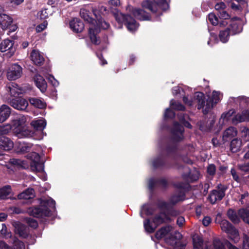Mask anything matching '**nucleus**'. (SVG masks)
Wrapping results in <instances>:
<instances>
[{
	"instance_id": "nucleus-22",
	"label": "nucleus",
	"mask_w": 249,
	"mask_h": 249,
	"mask_svg": "<svg viewBox=\"0 0 249 249\" xmlns=\"http://www.w3.org/2000/svg\"><path fill=\"white\" fill-rule=\"evenodd\" d=\"M167 181L164 178L160 179L151 178L148 181V188L151 191L153 190L154 187L165 188L167 186Z\"/></svg>"
},
{
	"instance_id": "nucleus-57",
	"label": "nucleus",
	"mask_w": 249,
	"mask_h": 249,
	"mask_svg": "<svg viewBox=\"0 0 249 249\" xmlns=\"http://www.w3.org/2000/svg\"><path fill=\"white\" fill-rule=\"evenodd\" d=\"M239 169L243 172H249V161L238 165Z\"/></svg>"
},
{
	"instance_id": "nucleus-45",
	"label": "nucleus",
	"mask_w": 249,
	"mask_h": 249,
	"mask_svg": "<svg viewBox=\"0 0 249 249\" xmlns=\"http://www.w3.org/2000/svg\"><path fill=\"white\" fill-rule=\"evenodd\" d=\"M234 113V110L233 109L230 110L228 112L224 113L222 114L220 119V122L222 121V123L225 122L231 121V118L233 117L232 115Z\"/></svg>"
},
{
	"instance_id": "nucleus-37",
	"label": "nucleus",
	"mask_w": 249,
	"mask_h": 249,
	"mask_svg": "<svg viewBox=\"0 0 249 249\" xmlns=\"http://www.w3.org/2000/svg\"><path fill=\"white\" fill-rule=\"evenodd\" d=\"M94 24L95 25V27L99 29V32L100 31L101 28L105 30L108 29L109 27V23L105 21L102 18L94 19Z\"/></svg>"
},
{
	"instance_id": "nucleus-33",
	"label": "nucleus",
	"mask_w": 249,
	"mask_h": 249,
	"mask_svg": "<svg viewBox=\"0 0 249 249\" xmlns=\"http://www.w3.org/2000/svg\"><path fill=\"white\" fill-rule=\"evenodd\" d=\"M242 145L241 140L238 138H235L231 142L230 150L232 153H236L240 150Z\"/></svg>"
},
{
	"instance_id": "nucleus-27",
	"label": "nucleus",
	"mask_w": 249,
	"mask_h": 249,
	"mask_svg": "<svg viewBox=\"0 0 249 249\" xmlns=\"http://www.w3.org/2000/svg\"><path fill=\"white\" fill-rule=\"evenodd\" d=\"M30 57L33 63L36 65H41L44 61V58L40 53L34 50L31 53Z\"/></svg>"
},
{
	"instance_id": "nucleus-16",
	"label": "nucleus",
	"mask_w": 249,
	"mask_h": 249,
	"mask_svg": "<svg viewBox=\"0 0 249 249\" xmlns=\"http://www.w3.org/2000/svg\"><path fill=\"white\" fill-rule=\"evenodd\" d=\"M86 7L88 9H91L96 19L102 18L101 16L106 15L107 13V7L103 5H96L94 4H89Z\"/></svg>"
},
{
	"instance_id": "nucleus-31",
	"label": "nucleus",
	"mask_w": 249,
	"mask_h": 249,
	"mask_svg": "<svg viewBox=\"0 0 249 249\" xmlns=\"http://www.w3.org/2000/svg\"><path fill=\"white\" fill-rule=\"evenodd\" d=\"M237 131L236 128L231 126L227 128L224 132L223 135V140L224 141H228L233 137L237 135Z\"/></svg>"
},
{
	"instance_id": "nucleus-64",
	"label": "nucleus",
	"mask_w": 249,
	"mask_h": 249,
	"mask_svg": "<svg viewBox=\"0 0 249 249\" xmlns=\"http://www.w3.org/2000/svg\"><path fill=\"white\" fill-rule=\"evenodd\" d=\"M26 122V119L24 117H22L21 118L17 119L15 121V124L17 125L18 126H22L24 125Z\"/></svg>"
},
{
	"instance_id": "nucleus-53",
	"label": "nucleus",
	"mask_w": 249,
	"mask_h": 249,
	"mask_svg": "<svg viewBox=\"0 0 249 249\" xmlns=\"http://www.w3.org/2000/svg\"><path fill=\"white\" fill-rule=\"evenodd\" d=\"M213 249H226L223 243L220 240L215 239L213 241Z\"/></svg>"
},
{
	"instance_id": "nucleus-59",
	"label": "nucleus",
	"mask_w": 249,
	"mask_h": 249,
	"mask_svg": "<svg viewBox=\"0 0 249 249\" xmlns=\"http://www.w3.org/2000/svg\"><path fill=\"white\" fill-rule=\"evenodd\" d=\"M216 171L215 166L213 164L209 165L207 167V173L211 176H213L215 174Z\"/></svg>"
},
{
	"instance_id": "nucleus-25",
	"label": "nucleus",
	"mask_w": 249,
	"mask_h": 249,
	"mask_svg": "<svg viewBox=\"0 0 249 249\" xmlns=\"http://www.w3.org/2000/svg\"><path fill=\"white\" fill-rule=\"evenodd\" d=\"M170 221V218L165 212H161L157 214L153 219V223H155L158 226L163 223L169 222Z\"/></svg>"
},
{
	"instance_id": "nucleus-26",
	"label": "nucleus",
	"mask_w": 249,
	"mask_h": 249,
	"mask_svg": "<svg viewBox=\"0 0 249 249\" xmlns=\"http://www.w3.org/2000/svg\"><path fill=\"white\" fill-rule=\"evenodd\" d=\"M14 146V143L8 137H0V148L5 151L11 150Z\"/></svg>"
},
{
	"instance_id": "nucleus-21",
	"label": "nucleus",
	"mask_w": 249,
	"mask_h": 249,
	"mask_svg": "<svg viewBox=\"0 0 249 249\" xmlns=\"http://www.w3.org/2000/svg\"><path fill=\"white\" fill-rule=\"evenodd\" d=\"M186 171V173H183L182 175V177L187 182H193L197 180L199 178V173L197 170H194L190 171L187 168H185Z\"/></svg>"
},
{
	"instance_id": "nucleus-7",
	"label": "nucleus",
	"mask_w": 249,
	"mask_h": 249,
	"mask_svg": "<svg viewBox=\"0 0 249 249\" xmlns=\"http://www.w3.org/2000/svg\"><path fill=\"white\" fill-rule=\"evenodd\" d=\"M231 35H234L240 33L242 31L241 21L237 18L231 19L229 21L222 20L220 22V27H225Z\"/></svg>"
},
{
	"instance_id": "nucleus-46",
	"label": "nucleus",
	"mask_w": 249,
	"mask_h": 249,
	"mask_svg": "<svg viewBox=\"0 0 249 249\" xmlns=\"http://www.w3.org/2000/svg\"><path fill=\"white\" fill-rule=\"evenodd\" d=\"M193 240L194 249H203V241L200 237L195 236Z\"/></svg>"
},
{
	"instance_id": "nucleus-39",
	"label": "nucleus",
	"mask_w": 249,
	"mask_h": 249,
	"mask_svg": "<svg viewBox=\"0 0 249 249\" xmlns=\"http://www.w3.org/2000/svg\"><path fill=\"white\" fill-rule=\"evenodd\" d=\"M228 218L234 224H237L240 222V216L232 209H229L227 212Z\"/></svg>"
},
{
	"instance_id": "nucleus-8",
	"label": "nucleus",
	"mask_w": 249,
	"mask_h": 249,
	"mask_svg": "<svg viewBox=\"0 0 249 249\" xmlns=\"http://www.w3.org/2000/svg\"><path fill=\"white\" fill-rule=\"evenodd\" d=\"M114 17L119 23H124L127 29L131 32L135 31L139 27V24L136 21L128 15L117 13L114 15Z\"/></svg>"
},
{
	"instance_id": "nucleus-61",
	"label": "nucleus",
	"mask_w": 249,
	"mask_h": 249,
	"mask_svg": "<svg viewBox=\"0 0 249 249\" xmlns=\"http://www.w3.org/2000/svg\"><path fill=\"white\" fill-rule=\"evenodd\" d=\"M47 26V22L46 21H44L42 23L37 26L36 29V32H41L46 28Z\"/></svg>"
},
{
	"instance_id": "nucleus-14",
	"label": "nucleus",
	"mask_w": 249,
	"mask_h": 249,
	"mask_svg": "<svg viewBox=\"0 0 249 249\" xmlns=\"http://www.w3.org/2000/svg\"><path fill=\"white\" fill-rule=\"evenodd\" d=\"M184 128L177 122H175L171 129L172 139L174 142H178L183 140Z\"/></svg>"
},
{
	"instance_id": "nucleus-58",
	"label": "nucleus",
	"mask_w": 249,
	"mask_h": 249,
	"mask_svg": "<svg viewBox=\"0 0 249 249\" xmlns=\"http://www.w3.org/2000/svg\"><path fill=\"white\" fill-rule=\"evenodd\" d=\"M0 232L1 234L6 237H9L11 236V234L7 231V227L5 224H2L1 228H0Z\"/></svg>"
},
{
	"instance_id": "nucleus-40",
	"label": "nucleus",
	"mask_w": 249,
	"mask_h": 249,
	"mask_svg": "<svg viewBox=\"0 0 249 249\" xmlns=\"http://www.w3.org/2000/svg\"><path fill=\"white\" fill-rule=\"evenodd\" d=\"M11 193V188L10 185H6L0 189V199H4L8 198Z\"/></svg>"
},
{
	"instance_id": "nucleus-47",
	"label": "nucleus",
	"mask_w": 249,
	"mask_h": 249,
	"mask_svg": "<svg viewBox=\"0 0 249 249\" xmlns=\"http://www.w3.org/2000/svg\"><path fill=\"white\" fill-rule=\"evenodd\" d=\"M231 35L226 28L224 30H221L219 32V37L220 41L223 43H226L229 40V36Z\"/></svg>"
},
{
	"instance_id": "nucleus-54",
	"label": "nucleus",
	"mask_w": 249,
	"mask_h": 249,
	"mask_svg": "<svg viewBox=\"0 0 249 249\" xmlns=\"http://www.w3.org/2000/svg\"><path fill=\"white\" fill-rule=\"evenodd\" d=\"M14 249H25V245L23 242L18 239H15L13 243Z\"/></svg>"
},
{
	"instance_id": "nucleus-6",
	"label": "nucleus",
	"mask_w": 249,
	"mask_h": 249,
	"mask_svg": "<svg viewBox=\"0 0 249 249\" xmlns=\"http://www.w3.org/2000/svg\"><path fill=\"white\" fill-rule=\"evenodd\" d=\"M89 14V12L86 8H82L80 10L81 17L89 23V35L91 42L95 44H98L100 40L97 36V34L99 33V29L95 27L94 19L91 18Z\"/></svg>"
},
{
	"instance_id": "nucleus-36",
	"label": "nucleus",
	"mask_w": 249,
	"mask_h": 249,
	"mask_svg": "<svg viewBox=\"0 0 249 249\" xmlns=\"http://www.w3.org/2000/svg\"><path fill=\"white\" fill-rule=\"evenodd\" d=\"M29 101L31 105L38 108H43L46 105L43 101L37 98H30Z\"/></svg>"
},
{
	"instance_id": "nucleus-35",
	"label": "nucleus",
	"mask_w": 249,
	"mask_h": 249,
	"mask_svg": "<svg viewBox=\"0 0 249 249\" xmlns=\"http://www.w3.org/2000/svg\"><path fill=\"white\" fill-rule=\"evenodd\" d=\"M143 226L146 231L149 233L153 232L158 226L153 221L151 222L149 219H146L144 221Z\"/></svg>"
},
{
	"instance_id": "nucleus-18",
	"label": "nucleus",
	"mask_w": 249,
	"mask_h": 249,
	"mask_svg": "<svg viewBox=\"0 0 249 249\" xmlns=\"http://www.w3.org/2000/svg\"><path fill=\"white\" fill-rule=\"evenodd\" d=\"M249 120V110H245L241 113H238L231 118V124L236 125L239 123Z\"/></svg>"
},
{
	"instance_id": "nucleus-43",
	"label": "nucleus",
	"mask_w": 249,
	"mask_h": 249,
	"mask_svg": "<svg viewBox=\"0 0 249 249\" xmlns=\"http://www.w3.org/2000/svg\"><path fill=\"white\" fill-rule=\"evenodd\" d=\"M238 213L243 220L249 225V209H241Z\"/></svg>"
},
{
	"instance_id": "nucleus-19",
	"label": "nucleus",
	"mask_w": 249,
	"mask_h": 249,
	"mask_svg": "<svg viewBox=\"0 0 249 249\" xmlns=\"http://www.w3.org/2000/svg\"><path fill=\"white\" fill-rule=\"evenodd\" d=\"M10 105L16 109L25 110L28 106V102L23 98H16L10 101Z\"/></svg>"
},
{
	"instance_id": "nucleus-11",
	"label": "nucleus",
	"mask_w": 249,
	"mask_h": 249,
	"mask_svg": "<svg viewBox=\"0 0 249 249\" xmlns=\"http://www.w3.org/2000/svg\"><path fill=\"white\" fill-rule=\"evenodd\" d=\"M227 188L224 186L219 184L215 189L212 190L208 196L210 202L213 204L217 201H220L222 199L225 195V191Z\"/></svg>"
},
{
	"instance_id": "nucleus-24",
	"label": "nucleus",
	"mask_w": 249,
	"mask_h": 249,
	"mask_svg": "<svg viewBox=\"0 0 249 249\" xmlns=\"http://www.w3.org/2000/svg\"><path fill=\"white\" fill-rule=\"evenodd\" d=\"M14 43L12 40L9 39H4L1 42L0 50L2 52L9 51L11 55H12L15 51V49L13 48Z\"/></svg>"
},
{
	"instance_id": "nucleus-23",
	"label": "nucleus",
	"mask_w": 249,
	"mask_h": 249,
	"mask_svg": "<svg viewBox=\"0 0 249 249\" xmlns=\"http://www.w3.org/2000/svg\"><path fill=\"white\" fill-rule=\"evenodd\" d=\"M70 28L76 33L81 32L84 28L83 22L78 18H74L70 22Z\"/></svg>"
},
{
	"instance_id": "nucleus-15",
	"label": "nucleus",
	"mask_w": 249,
	"mask_h": 249,
	"mask_svg": "<svg viewBox=\"0 0 249 249\" xmlns=\"http://www.w3.org/2000/svg\"><path fill=\"white\" fill-rule=\"evenodd\" d=\"M157 205L158 207L160 209H164L166 214L170 216H177L180 214V212L172 207H170L171 205L163 200H159L157 202Z\"/></svg>"
},
{
	"instance_id": "nucleus-50",
	"label": "nucleus",
	"mask_w": 249,
	"mask_h": 249,
	"mask_svg": "<svg viewBox=\"0 0 249 249\" xmlns=\"http://www.w3.org/2000/svg\"><path fill=\"white\" fill-rule=\"evenodd\" d=\"M214 121L213 120H212L211 122L210 123V125L208 126H204L205 122H200V124H199V129L202 131H208L210 130L211 128L213 127V125L214 124Z\"/></svg>"
},
{
	"instance_id": "nucleus-9",
	"label": "nucleus",
	"mask_w": 249,
	"mask_h": 249,
	"mask_svg": "<svg viewBox=\"0 0 249 249\" xmlns=\"http://www.w3.org/2000/svg\"><path fill=\"white\" fill-rule=\"evenodd\" d=\"M174 186L178 188L175 194L172 195L169 199V205H174L179 201L184 200L185 197L184 190L187 188L188 184L182 182H178L174 184Z\"/></svg>"
},
{
	"instance_id": "nucleus-30",
	"label": "nucleus",
	"mask_w": 249,
	"mask_h": 249,
	"mask_svg": "<svg viewBox=\"0 0 249 249\" xmlns=\"http://www.w3.org/2000/svg\"><path fill=\"white\" fill-rule=\"evenodd\" d=\"M12 22L13 19L9 16L5 14L0 15V24L3 30L8 28Z\"/></svg>"
},
{
	"instance_id": "nucleus-56",
	"label": "nucleus",
	"mask_w": 249,
	"mask_h": 249,
	"mask_svg": "<svg viewBox=\"0 0 249 249\" xmlns=\"http://www.w3.org/2000/svg\"><path fill=\"white\" fill-rule=\"evenodd\" d=\"M175 116V112L169 108L166 109L164 114V118L165 119L172 118Z\"/></svg>"
},
{
	"instance_id": "nucleus-42",
	"label": "nucleus",
	"mask_w": 249,
	"mask_h": 249,
	"mask_svg": "<svg viewBox=\"0 0 249 249\" xmlns=\"http://www.w3.org/2000/svg\"><path fill=\"white\" fill-rule=\"evenodd\" d=\"M178 118L179 121L186 127L192 128V125L188 122L189 116L187 114L183 113H180L178 114Z\"/></svg>"
},
{
	"instance_id": "nucleus-48",
	"label": "nucleus",
	"mask_w": 249,
	"mask_h": 249,
	"mask_svg": "<svg viewBox=\"0 0 249 249\" xmlns=\"http://www.w3.org/2000/svg\"><path fill=\"white\" fill-rule=\"evenodd\" d=\"M170 107L175 110H184L185 107L180 102L175 101L173 99L171 100L170 102Z\"/></svg>"
},
{
	"instance_id": "nucleus-29",
	"label": "nucleus",
	"mask_w": 249,
	"mask_h": 249,
	"mask_svg": "<svg viewBox=\"0 0 249 249\" xmlns=\"http://www.w3.org/2000/svg\"><path fill=\"white\" fill-rule=\"evenodd\" d=\"M11 108L7 105H3L0 107V123L5 121L10 116Z\"/></svg>"
},
{
	"instance_id": "nucleus-5",
	"label": "nucleus",
	"mask_w": 249,
	"mask_h": 249,
	"mask_svg": "<svg viewBox=\"0 0 249 249\" xmlns=\"http://www.w3.org/2000/svg\"><path fill=\"white\" fill-rule=\"evenodd\" d=\"M158 239L164 238L165 242L169 245H174L177 239L181 238V234L178 231H173V228L170 226H166L158 230L155 234Z\"/></svg>"
},
{
	"instance_id": "nucleus-2",
	"label": "nucleus",
	"mask_w": 249,
	"mask_h": 249,
	"mask_svg": "<svg viewBox=\"0 0 249 249\" xmlns=\"http://www.w3.org/2000/svg\"><path fill=\"white\" fill-rule=\"evenodd\" d=\"M220 92L213 91V92L212 100L209 98L206 99L205 95L201 92H196L194 98L188 99V97L184 96L183 102L189 106H192L195 103L197 105L198 109H202L204 114H206L213 108V103L216 104L221 98Z\"/></svg>"
},
{
	"instance_id": "nucleus-52",
	"label": "nucleus",
	"mask_w": 249,
	"mask_h": 249,
	"mask_svg": "<svg viewBox=\"0 0 249 249\" xmlns=\"http://www.w3.org/2000/svg\"><path fill=\"white\" fill-rule=\"evenodd\" d=\"M11 128V126L10 124L0 125V136L8 134L10 131Z\"/></svg>"
},
{
	"instance_id": "nucleus-51",
	"label": "nucleus",
	"mask_w": 249,
	"mask_h": 249,
	"mask_svg": "<svg viewBox=\"0 0 249 249\" xmlns=\"http://www.w3.org/2000/svg\"><path fill=\"white\" fill-rule=\"evenodd\" d=\"M217 15L220 19H223V20L229 21L230 18V15L224 10L220 11L217 13Z\"/></svg>"
},
{
	"instance_id": "nucleus-17",
	"label": "nucleus",
	"mask_w": 249,
	"mask_h": 249,
	"mask_svg": "<svg viewBox=\"0 0 249 249\" xmlns=\"http://www.w3.org/2000/svg\"><path fill=\"white\" fill-rule=\"evenodd\" d=\"M13 226L15 228L16 234L24 238L28 237L29 231L27 227L19 222H14Z\"/></svg>"
},
{
	"instance_id": "nucleus-41",
	"label": "nucleus",
	"mask_w": 249,
	"mask_h": 249,
	"mask_svg": "<svg viewBox=\"0 0 249 249\" xmlns=\"http://www.w3.org/2000/svg\"><path fill=\"white\" fill-rule=\"evenodd\" d=\"M32 144L24 142H19L18 146V151L22 153L28 152L31 149Z\"/></svg>"
},
{
	"instance_id": "nucleus-10",
	"label": "nucleus",
	"mask_w": 249,
	"mask_h": 249,
	"mask_svg": "<svg viewBox=\"0 0 249 249\" xmlns=\"http://www.w3.org/2000/svg\"><path fill=\"white\" fill-rule=\"evenodd\" d=\"M221 230L226 232L229 237L234 243H237L239 239L238 231L232 224L227 220H222L220 223Z\"/></svg>"
},
{
	"instance_id": "nucleus-38",
	"label": "nucleus",
	"mask_w": 249,
	"mask_h": 249,
	"mask_svg": "<svg viewBox=\"0 0 249 249\" xmlns=\"http://www.w3.org/2000/svg\"><path fill=\"white\" fill-rule=\"evenodd\" d=\"M230 100H232L236 105H238L240 107L244 106L245 104L249 102V98L241 96L237 98L231 97Z\"/></svg>"
},
{
	"instance_id": "nucleus-55",
	"label": "nucleus",
	"mask_w": 249,
	"mask_h": 249,
	"mask_svg": "<svg viewBox=\"0 0 249 249\" xmlns=\"http://www.w3.org/2000/svg\"><path fill=\"white\" fill-rule=\"evenodd\" d=\"M10 162L13 165H17L19 167H23L25 164L24 161L18 159H11L10 160Z\"/></svg>"
},
{
	"instance_id": "nucleus-20",
	"label": "nucleus",
	"mask_w": 249,
	"mask_h": 249,
	"mask_svg": "<svg viewBox=\"0 0 249 249\" xmlns=\"http://www.w3.org/2000/svg\"><path fill=\"white\" fill-rule=\"evenodd\" d=\"M7 90L13 96H17L26 92V89L25 87H20L17 84L12 83L7 87Z\"/></svg>"
},
{
	"instance_id": "nucleus-44",
	"label": "nucleus",
	"mask_w": 249,
	"mask_h": 249,
	"mask_svg": "<svg viewBox=\"0 0 249 249\" xmlns=\"http://www.w3.org/2000/svg\"><path fill=\"white\" fill-rule=\"evenodd\" d=\"M154 210L151 206L148 204H144L141 208L140 212V215L142 217H143V214L150 215L153 213Z\"/></svg>"
},
{
	"instance_id": "nucleus-3",
	"label": "nucleus",
	"mask_w": 249,
	"mask_h": 249,
	"mask_svg": "<svg viewBox=\"0 0 249 249\" xmlns=\"http://www.w3.org/2000/svg\"><path fill=\"white\" fill-rule=\"evenodd\" d=\"M177 150L176 144L168 145L165 149H162L161 153L158 156L151 160L152 166L154 168H168L172 167L173 165L169 163L167 157L171 156L174 160H176V157L178 155Z\"/></svg>"
},
{
	"instance_id": "nucleus-49",
	"label": "nucleus",
	"mask_w": 249,
	"mask_h": 249,
	"mask_svg": "<svg viewBox=\"0 0 249 249\" xmlns=\"http://www.w3.org/2000/svg\"><path fill=\"white\" fill-rule=\"evenodd\" d=\"M208 19L210 22L213 25H220V22L222 20L219 21L217 17L213 13H210L208 15Z\"/></svg>"
},
{
	"instance_id": "nucleus-32",
	"label": "nucleus",
	"mask_w": 249,
	"mask_h": 249,
	"mask_svg": "<svg viewBox=\"0 0 249 249\" xmlns=\"http://www.w3.org/2000/svg\"><path fill=\"white\" fill-rule=\"evenodd\" d=\"M35 196V191L33 188H29L18 195L19 199H30Z\"/></svg>"
},
{
	"instance_id": "nucleus-34",
	"label": "nucleus",
	"mask_w": 249,
	"mask_h": 249,
	"mask_svg": "<svg viewBox=\"0 0 249 249\" xmlns=\"http://www.w3.org/2000/svg\"><path fill=\"white\" fill-rule=\"evenodd\" d=\"M31 124L34 128L37 130H42L45 127L46 122L44 119L33 120Z\"/></svg>"
},
{
	"instance_id": "nucleus-12",
	"label": "nucleus",
	"mask_w": 249,
	"mask_h": 249,
	"mask_svg": "<svg viewBox=\"0 0 249 249\" xmlns=\"http://www.w3.org/2000/svg\"><path fill=\"white\" fill-rule=\"evenodd\" d=\"M28 158L30 160V166L32 169L37 172L43 171V164L40 161L39 155L36 152H31L28 154Z\"/></svg>"
},
{
	"instance_id": "nucleus-60",
	"label": "nucleus",
	"mask_w": 249,
	"mask_h": 249,
	"mask_svg": "<svg viewBox=\"0 0 249 249\" xmlns=\"http://www.w3.org/2000/svg\"><path fill=\"white\" fill-rule=\"evenodd\" d=\"M243 249H249V237L246 235L243 237Z\"/></svg>"
},
{
	"instance_id": "nucleus-63",
	"label": "nucleus",
	"mask_w": 249,
	"mask_h": 249,
	"mask_svg": "<svg viewBox=\"0 0 249 249\" xmlns=\"http://www.w3.org/2000/svg\"><path fill=\"white\" fill-rule=\"evenodd\" d=\"M27 222L29 225L33 228H36L38 226L37 221L33 218H29L27 219Z\"/></svg>"
},
{
	"instance_id": "nucleus-28",
	"label": "nucleus",
	"mask_w": 249,
	"mask_h": 249,
	"mask_svg": "<svg viewBox=\"0 0 249 249\" xmlns=\"http://www.w3.org/2000/svg\"><path fill=\"white\" fill-rule=\"evenodd\" d=\"M34 79L36 87L42 92H45L47 89V83L43 77L40 75L36 74Z\"/></svg>"
},
{
	"instance_id": "nucleus-4",
	"label": "nucleus",
	"mask_w": 249,
	"mask_h": 249,
	"mask_svg": "<svg viewBox=\"0 0 249 249\" xmlns=\"http://www.w3.org/2000/svg\"><path fill=\"white\" fill-rule=\"evenodd\" d=\"M55 202L51 198H43L41 200L40 206L30 209L29 213L31 215L36 217L49 216L52 214V211L55 209Z\"/></svg>"
},
{
	"instance_id": "nucleus-13",
	"label": "nucleus",
	"mask_w": 249,
	"mask_h": 249,
	"mask_svg": "<svg viewBox=\"0 0 249 249\" xmlns=\"http://www.w3.org/2000/svg\"><path fill=\"white\" fill-rule=\"evenodd\" d=\"M22 74V68L18 64L11 65L7 72V77L9 80H15L20 78Z\"/></svg>"
},
{
	"instance_id": "nucleus-1",
	"label": "nucleus",
	"mask_w": 249,
	"mask_h": 249,
	"mask_svg": "<svg viewBox=\"0 0 249 249\" xmlns=\"http://www.w3.org/2000/svg\"><path fill=\"white\" fill-rule=\"evenodd\" d=\"M169 7V5L165 0H154L153 2L149 0L144 1L142 3V8H133L131 13L140 20H149L151 17L145 9L150 11L153 14L161 15V11H165Z\"/></svg>"
},
{
	"instance_id": "nucleus-62",
	"label": "nucleus",
	"mask_w": 249,
	"mask_h": 249,
	"mask_svg": "<svg viewBox=\"0 0 249 249\" xmlns=\"http://www.w3.org/2000/svg\"><path fill=\"white\" fill-rule=\"evenodd\" d=\"M179 239H177V242L172 246H174V249H185L186 245L178 242Z\"/></svg>"
}]
</instances>
